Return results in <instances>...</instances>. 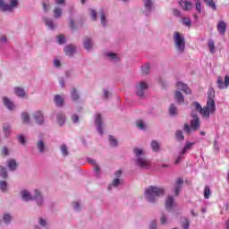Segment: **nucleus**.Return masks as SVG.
Wrapping results in <instances>:
<instances>
[{
    "mask_svg": "<svg viewBox=\"0 0 229 229\" xmlns=\"http://www.w3.org/2000/svg\"><path fill=\"white\" fill-rule=\"evenodd\" d=\"M215 98L216 92L214 91V89H208V101L206 106L202 107L199 102H193L191 103L192 110H196L197 112H199L204 119H210V114H216V100H214Z\"/></svg>",
    "mask_w": 229,
    "mask_h": 229,
    "instance_id": "obj_1",
    "label": "nucleus"
},
{
    "mask_svg": "<svg viewBox=\"0 0 229 229\" xmlns=\"http://www.w3.org/2000/svg\"><path fill=\"white\" fill-rule=\"evenodd\" d=\"M174 47L179 55L185 53V37L183 34L174 31Z\"/></svg>",
    "mask_w": 229,
    "mask_h": 229,
    "instance_id": "obj_2",
    "label": "nucleus"
},
{
    "mask_svg": "<svg viewBox=\"0 0 229 229\" xmlns=\"http://www.w3.org/2000/svg\"><path fill=\"white\" fill-rule=\"evenodd\" d=\"M158 196H164V188L153 187L146 190V199L149 203L155 202Z\"/></svg>",
    "mask_w": 229,
    "mask_h": 229,
    "instance_id": "obj_3",
    "label": "nucleus"
},
{
    "mask_svg": "<svg viewBox=\"0 0 229 229\" xmlns=\"http://www.w3.org/2000/svg\"><path fill=\"white\" fill-rule=\"evenodd\" d=\"M21 198L24 201H31L33 199H37L38 205L42 204V195L38 192V190L35 191V196L30 195V192L28 191L24 190L21 192Z\"/></svg>",
    "mask_w": 229,
    "mask_h": 229,
    "instance_id": "obj_4",
    "label": "nucleus"
},
{
    "mask_svg": "<svg viewBox=\"0 0 229 229\" xmlns=\"http://www.w3.org/2000/svg\"><path fill=\"white\" fill-rule=\"evenodd\" d=\"M216 84H217L218 89H220V90H223L224 89H228V87H229V75L225 76V81H223V77L218 76L217 81H216Z\"/></svg>",
    "mask_w": 229,
    "mask_h": 229,
    "instance_id": "obj_5",
    "label": "nucleus"
},
{
    "mask_svg": "<svg viewBox=\"0 0 229 229\" xmlns=\"http://www.w3.org/2000/svg\"><path fill=\"white\" fill-rule=\"evenodd\" d=\"M134 155L137 157L136 164L140 167H144V159L140 158L144 155V150L142 148H134Z\"/></svg>",
    "mask_w": 229,
    "mask_h": 229,
    "instance_id": "obj_6",
    "label": "nucleus"
},
{
    "mask_svg": "<svg viewBox=\"0 0 229 229\" xmlns=\"http://www.w3.org/2000/svg\"><path fill=\"white\" fill-rule=\"evenodd\" d=\"M192 146H194V143L192 142H187L185 144L183 149L182 150V152H180L179 157L175 159V164L182 162V160L183 159V157H182V155H185V153H187V151H189V149H191Z\"/></svg>",
    "mask_w": 229,
    "mask_h": 229,
    "instance_id": "obj_7",
    "label": "nucleus"
},
{
    "mask_svg": "<svg viewBox=\"0 0 229 229\" xmlns=\"http://www.w3.org/2000/svg\"><path fill=\"white\" fill-rule=\"evenodd\" d=\"M192 120L191 121V128L193 131L199 130V117L197 114H191Z\"/></svg>",
    "mask_w": 229,
    "mask_h": 229,
    "instance_id": "obj_8",
    "label": "nucleus"
},
{
    "mask_svg": "<svg viewBox=\"0 0 229 229\" xmlns=\"http://www.w3.org/2000/svg\"><path fill=\"white\" fill-rule=\"evenodd\" d=\"M95 124L97 126V130L100 135H103V120L101 118L100 114H97Z\"/></svg>",
    "mask_w": 229,
    "mask_h": 229,
    "instance_id": "obj_9",
    "label": "nucleus"
},
{
    "mask_svg": "<svg viewBox=\"0 0 229 229\" xmlns=\"http://www.w3.org/2000/svg\"><path fill=\"white\" fill-rule=\"evenodd\" d=\"M183 186V179L177 178L174 184V195L179 196L182 187Z\"/></svg>",
    "mask_w": 229,
    "mask_h": 229,
    "instance_id": "obj_10",
    "label": "nucleus"
},
{
    "mask_svg": "<svg viewBox=\"0 0 229 229\" xmlns=\"http://www.w3.org/2000/svg\"><path fill=\"white\" fill-rule=\"evenodd\" d=\"M176 87H177L178 90H182V92H184V94H191V92L189 86H187V84H185L182 81L177 82Z\"/></svg>",
    "mask_w": 229,
    "mask_h": 229,
    "instance_id": "obj_11",
    "label": "nucleus"
},
{
    "mask_svg": "<svg viewBox=\"0 0 229 229\" xmlns=\"http://www.w3.org/2000/svg\"><path fill=\"white\" fill-rule=\"evenodd\" d=\"M216 30L220 35H225L226 33V22L219 21L216 25Z\"/></svg>",
    "mask_w": 229,
    "mask_h": 229,
    "instance_id": "obj_12",
    "label": "nucleus"
},
{
    "mask_svg": "<svg viewBox=\"0 0 229 229\" xmlns=\"http://www.w3.org/2000/svg\"><path fill=\"white\" fill-rule=\"evenodd\" d=\"M64 53L67 56H72L76 53V47L74 45H68L64 47Z\"/></svg>",
    "mask_w": 229,
    "mask_h": 229,
    "instance_id": "obj_13",
    "label": "nucleus"
},
{
    "mask_svg": "<svg viewBox=\"0 0 229 229\" xmlns=\"http://www.w3.org/2000/svg\"><path fill=\"white\" fill-rule=\"evenodd\" d=\"M136 96L138 98H144V81H140L138 86H136Z\"/></svg>",
    "mask_w": 229,
    "mask_h": 229,
    "instance_id": "obj_14",
    "label": "nucleus"
},
{
    "mask_svg": "<svg viewBox=\"0 0 229 229\" xmlns=\"http://www.w3.org/2000/svg\"><path fill=\"white\" fill-rule=\"evenodd\" d=\"M33 117L38 124H42V123H44V115L42 114V112L36 111L33 114Z\"/></svg>",
    "mask_w": 229,
    "mask_h": 229,
    "instance_id": "obj_15",
    "label": "nucleus"
},
{
    "mask_svg": "<svg viewBox=\"0 0 229 229\" xmlns=\"http://www.w3.org/2000/svg\"><path fill=\"white\" fill-rule=\"evenodd\" d=\"M3 103H4V106H6V108H8V110H13V108H15V105L7 97L3 98Z\"/></svg>",
    "mask_w": 229,
    "mask_h": 229,
    "instance_id": "obj_16",
    "label": "nucleus"
},
{
    "mask_svg": "<svg viewBox=\"0 0 229 229\" xmlns=\"http://www.w3.org/2000/svg\"><path fill=\"white\" fill-rule=\"evenodd\" d=\"M182 10H184L185 12H190V10H192V3L189 2V1H182L180 3Z\"/></svg>",
    "mask_w": 229,
    "mask_h": 229,
    "instance_id": "obj_17",
    "label": "nucleus"
},
{
    "mask_svg": "<svg viewBox=\"0 0 229 229\" xmlns=\"http://www.w3.org/2000/svg\"><path fill=\"white\" fill-rule=\"evenodd\" d=\"M14 94L18 96V98H26V91L21 87H16L14 89Z\"/></svg>",
    "mask_w": 229,
    "mask_h": 229,
    "instance_id": "obj_18",
    "label": "nucleus"
},
{
    "mask_svg": "<svg viewBox=\"0 0 229 229\" xmlns=\"http://www.w3.org/2000/svg\"><path fill=\"white\" fill-rule=\"evenodd\" d=\"M151 10H153V2L151 0H145V12H147V15L151 13Z\"/></svg>",
    "mask_w": 229,
    "mask_h": 229,
    "instance_id": "obj_19",
    "label": "nucleus"
},
{
    "mask_svg": "<svg viewBox=\"0 0 229 229\" xmlns=\"http://www.w3.org/2000/svg\"><path fill=\"white\" fill-rule=\"evenodd\" d=\"M173 205H174V199L172 196L167 197L165 200V208L167 210H171V208H173Z\"/></svg>",
    "mask_w": 229,
    "mask_h": 229,
    "instance_id": "obj_20",
    "label": "nucleus"
},
{
    "mask_svg": "<svg viewBox=\"0 0 229 229\" xmlns=\"http://www.w3.org/2000/svg\"><path fill=\"white\" fill-rule=\"evenodd\" d=\"M0 9L2 12H12L10 4H4V0H0Z\"/></svg>",
    "mask_w": 229,
    "mask_h": 229,
    "instance_id": "obj_21",
    "label": "nucleus"
},
{
    "mask_svg": "<svg viewBox=\"0 0 229 229\" xmlns=\"http://www.w3.org/2000/svg\"><path fill=\"white\" fill-rule=\"evenodd\" d=\"M3 131L5 137H9L10 133L12 132V126L8 123H4Z\"/></svg>",
    "mask_w": 229,
    "mask_h": 229,
    "instance_id": "obj_22",
    "label": "nucleus"
},
{
    "mask_svg": "<svg viewBox=\"0 0 229 229\" xmlns=\"http://www.w3.org/2000/svg\"><path fill=\"white\" fill-rule=\"evenodd\" d=\"M43 21L49 30H55V23L53 22V20L48 18H43Z\"/></svg>",
    "mask_w": 229,
    "mask_h": 229,
    "instance_id": "obj_23",
    "label": "nucleus"
},
{
    "mask_svg": "<svg viewBox=\"0 0 229 229\" xmlns=\"http://www.w3.org/2000/svg\"><path fill=\"white\" fill-rule=\"evenodd\" d=\"M7 164L10 171H15L17 169V161L15 159H9Z\"/></svg>",
    "mask_w": 229,
    "mask_h": 229,
    "instance_id": "obj_24",
    "label": "nucleus"
},
{
    "mask_svg": "<svg viewBox=\"0 0 229 229\" xmlns=\"http://www.w3.org/2000/svg\"><path fill=\"white\" fill-rule=\"evenodd\" d=\"M175 139L179 142H182V140H185V136L183 135V131L178 130L175 131Z\"/></svg>",
    "mask_w": 229,
    "mask_h": 229,
    "instance_id": "obj_25",
    "label": "nucleus"
},
{
    "mask_svg": "<svg viewBox=\"0 0 229 229\" xmlns=\"http://www.w3.org/2000/svg\"><path fill=\"white\" fill-rule=\"evenodd\" d=\"M84 47L87 51H90V49H92V39L86 38L84 40Z\"/></svg>",
    "mask_w": 229,
    "mask_h": 229,
    "instance_id": "obj_26",
    "label": "nucleus"
},
{
    "mask_svg": "<svg viewBox=\"0 0 229 229\" xmlns=\"http://www.w3.org/2000/svg\"><path fill=\"white\" fill-rule=\"evenodd\" d=\"M55 103L56 106H64V98L60 95L55 96Z\"/></svg>",
    "mask_w": 229,
    "mask_h": 229,
    "instance_id": "obj_27",
    "label": "nucleus"
},
{
    "mask_svg": "<svg viewBox=\"0 0 229 229\" xmlns=\"http://www.w3.org/2000/svg\"><path fill=\"white\" fill-rule=\"evenodd\" d=\"M54 17L55 19H60L62 17V8L58 6L54 8Z\"/></svg>",
    "mask_w": 229,
    "mask_h": 229,
    "instance_id": "obj_28",
    "label": "nucleus"
},
{
    "mask_svg": "<svg viewBox=\"0 0 229 229\" xmlns=\"http://www.w3.org/2000/svg\"><path fill=\"white\" fill-rule=\"evenodd\" d=\"M174 98H175L177 103H183V101H184L183 94H182V92H180V91L175 92Z\"/></svg>",
    "mask_w": 229,
    "mask_h": 229,
    "instance_id": "obj_29",
    "label": "nucleus"
},
{
    "mask_svg": "<svg viewBox=\"0 0 229 229\" xmlns=\"http://www.w3.org/2000/svg\"><path fill=\"white\" fill-rule=\"evenodd\" d=\"M204 2L208 6H209V8H212V10L214 11L217 10V5H216V3L214 2V0H204Z\"/></svg>",
    "mask_w": 229,
    "mask_h": 229,
    "instance_id": "obj_30",
    "label": "nucleus"
},
{
    "mask_svg": "<svg viewBox=\"0 0 229 229\" xmlns=\"http://www.w3.org/2000/svg\"><path fill=\"white\" fill-rule=\"evenodd\" d=\"M151 148L153 151L158 153V151H160V143H158V141H152Z\"/></svg>",
    "mask_w": 229,
    "mask_h": 229,
    "instance_id": "obj_31",
    "label": "nucleus"
},
{
    "mask_svg": "<svg viewBox=\"0 0 229 229\" xmlns=\"http://www.w3.org/2000/svg\"><path fill=\"white\" fill-rule=\"evenodd\" d=\"M57 123L60 124V126H64L65 123V115L62 114H57Z\"/></svg>",
    "mask_w": 229,
    "mask_h": 229,
    "instance_id": "obj_32",
    "label": "nucleus"
},
{
    "mask_svg": "<svg viewBox=\"0 0 229 229\" xmlns=\"http://www.w3.org/2000/svg\"><path fill=\"white\" fill-rule=\"evenodd\" d=\"M37 148H38L39 153H44V149H46V144H44V141L42 140H40L38 142Z\"/></svg>",
    "mask_w": 229,
    "mask_h": 229,
    "instance_id": "obj_33",
    "label": "nucleus"
},
{
    "mask_svg": "<svg viewBox=\"0 0 229 229\" xmlns=\"http://www.w3.org/2000/svg\"><path fill=\"white\" fill-rule=\"evenodd\" d=\"M208 46L209 47L210 53H212V54L216 53V45L214 43V40L209 39L208 42Z\"/></svg>",
    "mask_w": 229,
    "mask_h": 229,
    "instance_id": "obj_34",
    "label": "nucleus"
},
{
    "mask_svg": "<svg viewBox=\"0 0 229 229\" xmlns=\"http://www.w3.org/2000/svg\"><path fill=\"white\" fill-rule=\"evenodd\" d=\"M78 99H80V95L78 94V90L73 88L72 90V100L78 101Z\"/></svg>",
    "mask_w": 229,
    "mask_h": 229,
    "instance_id": "obj_35",
    "label": "nucleus"
},
{
    "mask_svg": "<svg viewBox=\"0 0 229 229\" xmlns=\"http://www.w3.org/2000/svg\"><path fill=\"white\" fill-rule=\"evenodd\" d=\"M21 119L24 124H28V123H30V114H28V113H22Z\"/></svg>",
    "mask_w": 229,
    "mask_h": 229,
    "instance_id": "obj_36",
    "label": "nucleus"
},
{
    "mask_svg": "<svg viewBox=\"0 0 229 229\" xmlns=\"http://www.w3.org/2000/svg\"><path fill=\"white\" fill-rule=\"evenodd\" d=\"M204 198L208 199L210 198V186H206L204 189Z\"/></svg>",
    "mask_w": 229,
    "mask_h": 229,
    "instance_id": "obj_37",
    "label": "nucleus"
},
{
    "mask_svg": "<svg viewBox=\"0 0 229 229\" xmlns=\"http://www.w3.org/2000/svg\"><path fill=\"white\" fill-rule=\"evenodd\" d=\"M169 112L171 115H176L178 109L174 106V104H172L169 107Z\"/></svg>",
    "mask_w": 229,
    "mask_h": 229,
    "instance_id": "obj_38",
    "label": "nucleus"
},
{
    "mask_svg": "<svg viewBox=\"0 0 229 229\" xmlns=\"http://www.w3.org/2000/svg\"><path fill=\"white\" fill-rule=\"evenodd\" d=\"M0 176H2V178H8V174L6 173V168L0 166Z\"/></svg>",
    "mask_w": 229,
    "mask_h": 229,
    "instance_id": "obj_39",
    "label": "nucleus"
},
{
    "mask_svg": "<svg viewBox=\"0 0 229 229\" xmlns=\"http://www.w3.org/2000/svg\"><path fill=\"white\" fill-rule=\"evenodd\" d=\"M109 142L113 148H115V146H117V140L114 136H109Z\"/></svg>",
    "mask_w": 229,
    "mask_h": 229,
    "instance_id": "obj_40",
    "label": "nucleus"
},
{
    "mask_svg": "<svg viewBox=\"0 0 229 229\" xmlns=\"http://www.w3.org/2000/svg\"><path fill=\"white\" fill-rule=\"evenodd\" d=\"M182 24H184V26H188V28H191V26H192V21L189 18H183Z\"/></svg>",
    "mask_w": 229,
    "mask_h": 229,
    "instance_id": "obj_41",
    "label": "nucleus"
},
{
    "mask_svg": "<svg viewBox=\"0 0 229 229\" xmlns=\"http://www.w3.org/2000/svg\"><path fill=\"white\" fill-rule=\"evenodd\" d=\"M195 3H196L195 8H196L198 13H201V1L195 0Z\"/></svg>",
    "mask_w": 229,
    "mask_h": 229,
    "instance_id": "obj_42",
    "label": "nucleus"
},
{
    "mask_svg": "<svg viewBox=\"0 0 229 229\" xmlns=\"http://www.w3.org/2000/svg\"><path fill=\"white\" fill-rule=\"evenodd\" d=\"M9 6L11 7V10L12 8H17V6H19V0H11Z\"/></svg>",
    "mask_w": 229,
    "mask_h": 229,
    "instance_id": "obj_43",
    "label": "nucleus"
},
{
    "mask_svg": "<svg viewBox=\"0 0 229 229\" xmlns=\"http://www.w3.org/2000/svg\"><path fill=\"white\" fill-rule=\"evenodd\" d=\"M136 126L137 128H139L140 130H144V121L143 120H138L136 122Z\"/></svg>",
    "mask_w": 229,
    "mask_h": 229,
    "instance_id": "obj_44",
    "label": "nucleus"
},
{
    "mask_svg": "<svg viewBox=\"0 0 229 229\" xmlns=\"http://www.w3.org/2000/svg\"><path fill=\"white\" fill-rule=\"evenodd\" d=\"M61 152H62V155H64V157H67V155H69V151H67V146L65 145L61 146Z\"/></svg>",
    "mask_w": 229,
    "mask_h": 229,
    "instance_id": "obj_45",
    "label": "nucleus"
},
{
    "mask_svg": "<svg viewBox=\"0 0 229 229\" xmlns=\"http://www.w3.org/2000/svg\"><path fill=\"white\" fill-rule=\"evenodd\" d=\"M100 17H101V24L102 26H106V17L105 16V13L104 12H101L100 13Z\"/></svg>",
    "mask_w": 229,
    "mask_h": 229,
    "instance_id": "obj_46",
    "label": "nucleus"
},
{
    "mask_svg": "<svg viewBox=\"0 0 229 229\" xmlns=\"http://www.w3.org/2000/svg\"><path fill=\"white\" fill-rule=\"evenodd\" d=\"M44 12H49L51 10V4L49 3L43 2Z\"/></svg>",
    "mask_w": 229,
    "mask_h": 229,
    "instance_id": "obj_47",
    "label": "nucleus"
},
{
    "mask_svg": "<svg viewBox=\"0 0 229 229\" xmlns=\"http://www.w3.org/2000/svg\"><path fill=\"white\" fill-rule=\"evenodd\" d=\"M183 130L185 133H191V131H192V128L191 127V125H189V123L184 124Z\"/></svg>",
    "mask_w": 229,
    "mask_h": 229,
    "instance_id": "obj_48",
    "label": "nucleus"
},
{
    "mask_svg": "<svg viewBox=\"0 0 229 229\" xmlns=\"http://www.w3.org/2000/svg\"><path fill=\"white\" fill-rule=\"evenodd\" d=\"M58 44H65V37L64 35L57 36Z\"/></svg>",
    "mask_w": 229,
    "mask_h": 229,
    "instance_id": "obj_49",
    "label": "nucleus"
},
{
    "mask_svg": "<svg viewBox=\"0 0 229 229\" xmlns=\"http://www.w3.org/2000/svg\"><path fill=\"white\" fill-rule=\"evenodd\" d=\"M10 221H12V216H10V214L4 215V222L6 225H8V223H10Z\"/></svg>",
    "mask_w": 229,
    "mask_h": 229,
    "instance_id": "obj_50",
    "label": "nucleus"
},
{
    "mask_svg": "<svg viewBox=\"0 0 229 229\" xmlns=\"http://www.w3.org/2000/svg\"><path fill=\"white\" fill-rule=\"evenodd\" d=\"M150 71H151V65L149 64V63H147L145 64L144 74H148Z\"/></svg>",
    "mask_w": 229,
    "mask_h": 229,
    "instance_id": "obj_51",
    "label": "nucleus"
},
{
    "mask_svg": "<svg viewBox=\"0 0 229 229\" xmlns=\"http://www.w3.org/2000/svg\"><path fill=\"white\" fill-rule=\"evenodd\" d=\"M8 186V184L6 183V181H1L0 182V189L4 191H6V187Z\"/></svg>",
    "mask_w": 229,
    "mask_h": 229,
    "instance_id": "obj_52",
    "label": "nucleus"
},
{
    "mask_svg": "<svg viewBox=\"0 0 229 229\" xmlns=\"http://www.w3.org/2000/svg\"><path fill=\"white\" fill-rule=\"evenodd\" d=\"M189 226H191V222L189 219L185 218L184 223L182 224V228L189 229Z\"/></svg>",
    "mask_w": 229,
    "mask_h": 229,
    "instance_id": "obj_53",
    "label": "nucleus"
},
{
    "mask_svg": "<svg viewBox=\"0 0 229 229\" xmlns=\"http://www.w3.org/2000/svg\"><path fill=\"white\" fill-rule=\"evenodd\" d=\"M80 121V116H78V114H73L72 116V122L73 123H78Z\"/></svg>",
    "mask_w": 229,
    "mask_h": 229,
    "instance_id": "obj_54",
    "label": "nucleus"
},
{
    "mask_svg": "<svg viewBox=\"0 0 229 229\" xmlns=\"http://www.w3.org/2000/svg\"><path fill=\"white\" fill-rule=\"evenodd\" d=\"M18 140H19L20 144L26 143V140L24 139V136H22V135L18 136Z\"/></svg>",
    "mask_w": 229,
    "mask_h": 229,
    "instance_id": "obj_55",
    "label": "nucleus"
},
{
    "mask_svg": "<svg viewBox=\"0 0 229 229\" xmlns=\"http://www.w3.org/2000/svg\"><path fill=\"white\" fill-rule=\"evenodd\" d=\"M148 229H157V221H152L148 226Z\"/></svg>",
    "mask_w": 229,
    "mask_h": 229,
    "instance_id": "obj_56",
    "label": "nucleus"
},
{
    "mask_svg": "<svg viewBox=\"0 0 229 229\" xmlns=\"http://www.w3.org/2000/svg\"><path fill=\"white\" fill-rule=\"evenodd\" d=\"M91 18H92V21H96V19H98V13H96L95 10H91Z\"/></svg>",
    "mask_w": 229,
    "mask_h": 229,
    "instance_id": "obj_57",
    "label": "nucleus"
},
{
    "mask_svg": "<svg viewBox=\"0 0 229 229\" xmlns=\"http://www.w3.org/2000/svg\"><path fill=\"white\" fill-rule=\"evenodd\" d=\"M173 13L175 17H181L182 13L178 9H174Z\"/></svg>",
    "mask_w": 229,
    "mask_h": 229,
    "instance_id": "obj_58",
    "label": "nucleus"
},
{
    "mask_svg": "<svg viewBox=\"0 0 229 229\" xmlns=\"http://www.w3.org/2000/svg\"><path fill=\"white\" fill-rule=\"evenodd\" d=\"M166 223H167V217H165V216L162 215L161 225H165Z\"/></svg>",
    "mask_w": 229,
    "mask_h": 229,
    "instance_id": "obj_59",
    "label": "nucleus"
},
{
    "mask_svg": "<svg viewBox=\"0 0 229 229\" xmlns=\"http://www.w3.org/2000/svg\"><path fill=\"white\" fill-rule=\"evenodd\" d=\"M119 183H121V180H119L117 178L113 181L114 187H117V185H119Z\"/></svg>",
    "mask_w": 229,
    "mask_h": 229,
    "instance_id": "obj_60",
    "label": "nucleus"
},
{
    "mask_svg": "<svg viewBox=\"0 0 229 229\" xmlns=\"http://www.w3.org/2000/svg\"><path fill=\"white\" fill-rule=\"evenodd\" d=\"M107 56H109V58H113V60H115V58H117V54L109 53V54H107Z\"/></svg>",
    "mask_w": 229,
    "mask_h": 229,
    "instance_id": "obj_61",
    "label": "nucleus"
},
{
    "mask_svg": "<svg viewBox=\"0 0 229 229\" xmlns=\"http://www.w3.org/2000/svg\"><path fill=\"white\" fill-rule=\"evenodd\" d=\"M54 65H55V67H60V65H61L60 60L55 59L54 60Z\"/></svg>",
    "mask_w": 229,
    "mask_h": 229,
    "instance_id": "obj_62",
    "label": "nucleus"
},
{
    "mask_svg": "<svg viewBox=\"0 0 229 229\" xmlns=\"http://www.w3.org/2000/svg\"><path fill=\"white\" fill-rule=\"evenodd\" d=\"M2 155H4V157H6V155H8V149L6 148V147H4L2 149Z\"/></svg>",
    "mask_w": 229,
    "mask_h": 229,
    "instance_id": "obj_63",
    "label": "nucleus"
},
{
    "mask_svg": "<svg viewBox=\"0 0 229 229\" xmlns=\"http://www.w3.org/2000/svg\"><path fill=\"white\" fill-rule=\"evenodd\" d=\"M55 4H64V5H65V0H55Z\"/></svg>",
    "mask_w": 229,
    "mask_h": 229,
    "instance_id": "obj_64",
    "label": "nucleus"
}]
</instances>
